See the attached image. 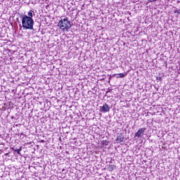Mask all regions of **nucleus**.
Returning <instances> with one entry per match:
<instances>
[{
    "label": "nucleus",
    "mask_w": 180,
    "mask_h": 180,
    "mask_svg": "<svg viewBox=\"0 0 180 180\" xmlns=\"http://www.w3.org/2000/svg\"><path fill=\"white\" fill-rule=\"evenodd\" d=\"M33 10H30L27 13V15H24L21 16L22 27L25 30H33V26H34V20H33Z\"/></svg>",
    "instance_id": "1"
},
{
    "label": "nucleus",
    "mask_w": 180,
    "mask_h": 180,
    "mask_svg": "<svg viewBox=\"0 0 180 180\" xmlns=\"http://www.w3.org/2000/svg\"><path fill=\"white\" fill-rule=\"evenodd\" d=\"M110 110V107L108 104H103V106L101 107L100 112L103 113H106V112H109Z\"/></svg>",
    "instance_id": "4"
},
{
    "label": "nucleus",
    "mask_w": 180,
    "mask_h": 180,
    "mask_svg": "<svg viewBox=\"0 0 180 180\" xmlns=\"http://www.w3.org/2000/svg\"><path fill=\"white\" fill-rule=\"evenodd\" d=\"M15 151L19 155H22V153H20V151H22V147H20L19 149L15 150Z\"/></svg>",
    "instance_id": "6"
},
{
    "label": "nucleus",
    "mask_w": 180,
    "mask_h": 180,
    "mask_svg": "<svg viewBox=\"0 0 180 180\" xmlns=\"http://www.w3.org/2000/svg\"><path fill=\"white\" fill-rule=\"evenodd\" d=\"M118 75H119V78H124V77L125 76V75H124L123 73H120Z\"/></svg>",
    "instance_id": "8"
},
{
    "label": "nucleus",
    "mask_w": 180,
    "mask_h": 180,
    "mask_svg": "<svg viewBox=\"0 0 180 180\" xmlns=\"http://www.w3.org/2000/svg\"><path fill=\"white\" fill-rule=\"evenodd\" d=\"M149 2H155L157 0H148Z\"/></svg>",
    "instance_id": "9"
},
{
    "label": "nucleus",
    "mask_w": 180,
    "mask_h": 180,
    "mask_svg": "<svg viewBox=\"0 0 180 180\" xmlns=\"http://www.w3.org/2000/svg\"><path fill=\"white\" fill-rule=\"evenodd\" d=\"M58 26L63 32H68L71 29V21L68 20V18H61Z\"/></svg>",
    "instance_id": "2"
},
{
    "label": "nucleus",
    "mask_w": 180,
    "mask_h": 180,
    "mask_svg": "<svg viewBox=\"0 0 180 180\" xmlns=\"http://www.w3.org/2000/svg\"><path fill=\"white\" fill-rule=\"evenodd\" d=\"M116 141H117V143H122V141H123V139L121 136H117L116 138Z\"/></svg>",
    "instance_id": "5"
},
{
    "label": "nucleus",
    "mask_w": 180,
    "mask_h": 180,
    "mask_svg": "<svg viewBox=\"0 0 180 180\" xmlns=\"http://www.w3.org/2000/svg\"><path fill=\"white\" fill-rule=\"evenodd\" d=\"M179 13V15H180V13H179V11H178V12H176V11H175V13Z\"/></svg>",
    "instance_id": "10"
},
{
    "label": "nucleus",
    "mask_w": 180,
    "mask_h": 180,
    "mask_svg": "<svg viewBox=\"0 0 180 180\" xmlns=\"http://www.w3.org/2000/svg\"><path fill=\"white\" fill-rule=\"evenodd\" d=\"M116 169V166H115V165L110 166V169H112V171H113V169Z\"/></svg>",
    "instance_id": "7"
},
{
    "label": "nucleus",
    "mask_w": 180,
    "mask_h": 180,
    "mask_svg": "<svg viewBox=\"0 0 180 180\" xmlns=\"http://www.w3.org/2000/svg\"><path fill=\"white\" fill-rule=\"evenodd\" d=\"M144 131H146V128H140L137 132L135 133V135L134 136V139H141L143 136H144Z\"/></svg>",
    "instance_id": "3"
}]
</instances>
